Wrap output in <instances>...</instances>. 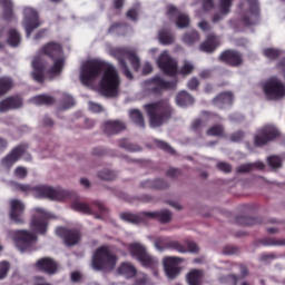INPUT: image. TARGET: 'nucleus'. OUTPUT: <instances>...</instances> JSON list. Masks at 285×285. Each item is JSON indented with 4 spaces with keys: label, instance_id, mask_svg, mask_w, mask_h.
I'll use <instances>...</instances> for the list:
<instances>
[{
    "label": "nucleus",
    "instance_id": "79ce46f5",
    "mask_svg": "<svg viewBox=\"0 0 285 285\" xmlns=\"http://www.w3.org/2000/svg\"><path fill=\"white\" fill-rule=\"evenodd\" d=\"M9 46H19V43H21V37L19 36V32H17L16 30H11L9 32Z\"/></svg>",
    "mask_w": 285,
    "mask_h": 285
},
{
    "label": "nucleus",
    "instance_id": "c756f323",
    "mask_svg": "<svg viewBox=\"0 0 285 285\" xmlns=\"http://www.w3.org/2000/svg\"><path fill=\"white\" fill-rule=\"evenodd\" d=\"M14 86L12 78L1 77L0 78V97H3Z\"/></svg>",
    "mask_w": 285,
    "mask_h": 285
},
{
    "label": "nucleus",
    "instance_id": "7ed1b4c3",
    "mask_svg": "<svg viewBox=\"0 0 285 285\" xmlns=\"http://www.w3.org/2000/svg\"><path fill=\"white\" fill-rule=\"evenodd\" d=\"M219 11L222 17L230 12V6H233V0H218ZM239 10L242 14V21L245 26H250V23H257L259 19V7L257 6V0H247L239 4ZM222 17L214 16L213 21L217 23Z\"/></svg>",
    "mask_w": 285,
    "mask_h": 285
},
{
    "label": "nucleus",
    "instance_id": "423d86ee",
    "mask_svg": "<svg viewBox=\"0 0 285 285\" xmlns=\"http://www.w3.org/2000/svg\"><path fill=\"white\" fill-rule=\"evenodd\" d=\"M109 53L111 57H115L119 61L120 70H122L125 77L127 79H132V73L128 70V65H126V59L130 61L134 70H139V57L137 53L130 49H121V48H111Z\"/></svg>",
    "mask_w": 285,
    "mask_h": 285
},
{
    "label": "nucleus",
    "instance_id": "7c9ffc66",
    "mask_svg": "<svg viewBox=\"0 0 285 285\" xmlns=\"http://www.w3.org/2000/svg\"><path fill=\"white\" fill-rule=\"evenodd\" d=\"M170 244H173V240H168V238L159 237L154 242V247L158 253H164V250H167V248H170Z\"/></svg>",
    "mask_w": 285,
    "mask_h": 285
},
{
    "label": "nucleus",
    "instance_id": "0eeeda50",
    "mask_svg": "<svg viewBox=\"0 0 285 285\" xmlns=\"http://www.w3.org/2000/svg\"><path fill=\"white\" fill-rule=\"evenodd\" d=\"M145 110H147L151 128L163 126L170 119V106L166 102L146 105Z\"/></svg>",
    "mask_w": 285,
    "mask_h": 285
},
{
    "label": "nucleus",
    "instance_id": "ea45409f",
    "mask_svg": "<svg viewBox=\"0 0 285 285\" xmlns=\"http://www.w3.org/2000/svg\"><path fill=\"white\" fill-rule=\"evenodd\" d=\"M183 41L187 46H193V43L199 41V35L196 31H191L183 37Z\"/></svg>",
    "mask_w": 285,
    "mask_h": 285
},
{
    "label": "nucleus",
    "instance_id": "0e129e2a",
    "mask_svg": "<svg viewBox=\"0 0 285 285\" xmlns=\"http://www.w3.org/2000/svg\"><path fill=\"white\" fill-rule=\"evenodd\" d=\"M142 72L145 75H150V72H153V65H150V62L145 63L142 67Z\"/></svg>",
    "mask_w": 285,
    "mask_h": 285
},
{
    "label": "nucleus",
    "instance_id": "f03ea898",
    "mask_svg": "<svg viewBox=\"0 0 285 285\" xmlns=\"http://www.w3.org/2000/svg\"><path fill=\"white\" fill-rule=\"evenodd\" d=\"M50 219H55V215L41 207L33 208V215L30 222V228L32 233L29 230H18L14 232V244L20 253H26V250H30L33 244H37V235H46L48 232V222Z\"/></svg>",
    "mask_w": 285,
    "mask_h": 285
},
{
    "label": "nucleus",
    "instance_id": "bf43d9fd",
    "mask_svg": "<svg viewBox=\"0 0 285 285\" xmlns=\"http://www.w3.org/2000/svg\"><path fill=\"white\" fill-rule=\"evenodd\" d=\"M137 14H139V12H137V9H130L127 12L128 19H131L132 21L137 20Z\"/></svg>",
    "mask_w": 285,
    "mask_h": 285
},
{
    "label": "nucleus",
    "instance_id": "e2e57ef3",
    "mask_svg": "<svg viewBox=\"0 0 285 285\" xmlns=\"http://www.w3.org/2000/svg\"><path fill=\"white\" fill-rule=\"evenodd\" d=\"M198 28H200L203 32H208V30H210V24H208L206 21H202L198 23Z\"/></svg>",
    "mask_w": 285,
    "mask_h": 285
},
{
    "label": "nucleus",
    "instance_id": "3c124183",
    "mask_svg": "<svg viewBox=\"0 0 285 285\" xmlns=\"http://www.w3.org/2000/svg\"><path fill=\"white\" fill-rule=\"evenodd\" d=\"M14 175L18 179H26L28 177V169L26 167H18L14 169Z\"/></svg>",
    "mask_w": 285,
    "mask_h": 285
},
{
    "label": "nucleus",
    "instance_id": "a878e982",
    "mask_svg": "<svg viewBox=\"0 0 285 285\" xmlns=\"http://www.w3.org/2000/svg\"><path fill=\"white\" fill-rule=\"evenodd\" d=\"M126 128V125L124 122L118 120H110L105 124V132H108V135H114L115 132H119Z\"/></svg>",
    "mask_w": 285,
    "mask_h": 285
},
{
    "label": "nucleus",
    "instance_id": "09e8293b",
    "mask_svg": "<svg viewBox=\"0 0 285 285\" xmlns=\"http://www.w3.org/2000/svg\"><path fill=\"white\" fill-rule=\"evenodd\" d=\"M8 271H10V264L8 262L0 263V279H6Z\"/></svg>",
    "mask_w": 285,
    "mask_h": 285
},
{
    "label": "nucleus",
    "instance_id": "72a5a7b5",
    "mask_svg": "<svg viewBox=\"0 0 285 285\" xmlns=\"http://www.w3.org/2000/svg\"><path fill=\"white\" fill-rule=\"evenodd\" d=\"M214 102L216 104V106H222V104H224L225 106H230V104L233 102V94H220L218 97L215 98Z\"/></svg>",
    "mask_w": 285,
    "mask_h": 285
},
{
    "label": "nucleus",
    "instance_id": "f8f14e48",
    "mask_svg": "<svg viewBox=\"0 0 285 285\" xmlns=\"http://www.w3.org/2000/svg\"><path fill=\"white\" fill-rule=\"evenodd\" d=\"M19 159H24V161H30L32 159V156H30L26 150V146L16 147L2 159V166L4 168H10L13 164H17Z\"/></svg>",
    "mask_w": 285,
    "mask_h": 285
},
{
    "label": "nucleus",
    "instance_id": "a18cd8bd",
    "mask_svg": "<svg viewBox=\"0 0 285 285\" xmlns=\"http://www.w3.org/2000/svg\"><path fill=\"white\" fill-rule=\"evenodd\" d=\"M267 164L271 168H282V158L278 156H271L267 158Z\"/></svg>",
    "mask_w": 285,
    "mask_h": 285
},
{
    "label": "nucleus",
    "instance_id": "5701e85b",
    "mask_svg": "<svg viewBox=\"0 0 285 285\" xmlns=\"http://www.w3.org/2000/svg\"><path fill=\"white\" fill-rule=\"evenodd\" d=\"M222 61H226L229 66H239L242 63V56L236 51H225L220 56Z\"/></svg>",
    "mask_w": 285,
    "mask_h": 285
},
{
    "label": "nucleus",
    "instance_id": "f3484780",
    "mask_svg": "<svg viewBox=\"0 0 285 285\" xmlns=\"http://www.w3.org/2000/svg\"><path fill=\"white\" fill-rule=\"evenodd\" d=\"M56 235L63 237L67 246H75L76 244H79V239H81L79 232L68 230L66 227H58L56 229Z\"/></svg>",
    "mask_w": 285,
    "mask_h": 285
},
{
    "label": "nucleus",
    "instance_id": "9b49d317",
    "mask_svg": "<svg viewBox=\"0 0 285 285\" xmlns=\"http://www.w3.org/2000/svg\"><path fill=\"white\" fill-rule=\"evenodd\" d=\"M277 137H279L277 127H275V125H266L258 131V135L254 137V144L255 146H264L268 144V141H274Z\"/></svg>",
    "mask_w": 285,
    "mask_h": 285
},
{
    "label": "nucleus",
    "instance_id": "1a4fd4ad",
    "mask_svg": "<svg viewBox=\"0 0 285 285\" xmlns=\"http://www.w3.org/2000/svg\"><path fill=\"white\" fill-rule=\"evenodd\" d=\"M121 219L131 224H139L141 219H159L161 224H168L173 219V214L164 209L160 212H144L139 216L132 214H121Z\"/></svg>",
    "mask_w": 285,
    "mask_h": 285
},
{
    "label": "nucleus",
    "instance_id": "f257e3e1",
    "mask_svg": "<svg viewBox=\"0 0 285 285\" xmlns=\"http://www.w3.org/2000/svg\"><path fill=\"white\" fill-rule=\"evenodd\" d=\"M99 78L101 95L115 97L119 92L121 80H119V73H117L115 66L100 59H90L82 62L79 73L82 86H92Z\"/></svg>",
    "mask_w": 285,
    "mask_h": 285
},
{
    "label": "nucleus",
    "instance_id": "774afa93",
    "mask_svg": "<svg viewBox=\"0 0 285 285\" xmlns=\"http://www.w3.org/2000/svg\"><path fill=\"white\" fill-rule=\"evenodd\" d=\"M35 285H50V283L45 282L41 277H37Z\"/></svg>",
    "mask_w": 285,
    "mask_h": 285
},
{
    "label": "nucleus",
    "instance_id": "c03bdc74",
    "mask_svg": "<svg viewBox=\"0 0 285 285\" xmlns=\"http://www.w3.org/2000/svg\"><path fill=\"white\" fill-rule=\"evenodd\" d=\"M263 55L267 59H277V57L281 55V51L278 49L266 48L263 50Z\"/></svg>",
    "mask_w": 285,
    "mask_h": 285
},
{
    "label": "nucleus",
    "instance_id": "338daca9",
    "mask_svg": "<svg viewBox=\"0 0 285 285\" xmlns=\"http://www.w3.org/2000/svg\"><path fill=\"white\" fill-rule=\"evenodd\" d=\"M71 279L73 282H79V279H81V273H79V272L71 273Z\"/></svg>",
    "mask_w": 285,
    "mask_h": 285
},
{
    "label": "nucleus",
    "instance_id": "6ab92c4d",
    "mask_svg": "<svg viewBox=\"0 0 285 285\" xmlns=\"http://www.w3.org/2000/svg\"><path fill=\"white\" fill-rule=\"evenodd\" d=\"M36 269L42 271L43 273H47L48 275H55L58 271V265L52 258H41L36 263Z\"/></svg>",
    "mask_w": 285,
    "mask_h": 285
},
{
    "label": "nucleus",
    "instance_id": "b1692460",
    "mask_svg": "<svg viewBox=\"0 0 285 285\" xmlns=\"http://www.w3.org/2000/svg\"><path fill=\"white\" fill-rule=\"evenodd\" d=\"M217 46H219V39L217 37L210 35L207 39L200 45V50L203 52H213Z\"/></svg>",
    "mask_w": 285,
    "mask_h": 285
},
{
    "label": "nucleus",
    "instance_id": "8fccbe9b",
    "mask_svg": "<svg viewBox=\"0 0 285 285\" xmlns=\"http://www.w3.org/2000/svg\"><path fill=\"white\" fill-rule=\"evenodd\" d=\"M186 246H187V253H191L194 255H197L199 253V246L197 243L186 240Z\"/></svg>",
    "mask_w": 285,
    "mask_h": 285
},
{
    "label": "nucleus",
    "instance_id": "de8ad7c7",
    "mask_svg": "<svg viewBox=\"0 0 285 285\" xmlns=\"http://www.w3.org/2000/svg\"><path fill=\"white\" fill-rule=\"evenodd\" d=\"M195 70V66L190 63L188 60L184 61L183 67L180 68V75H190Z\"/></svg>",
    "mask_w": 285,
    "mask_h": 285
},
{
    "label": "nucleus",
    "instance_id": "2eb2a0df",
    "mask_svg": "<svg viewBox=\"0 0 285 285\" xmlns=\"http://www.w3.org/2000/svg\"><path fill=\"white\" fill-rule=\"evenodd\" d=\"M157 66L165 75H177V62L170 58L168 51H163L157 59Z\"/></svg>",
    "mask_w": 285,
    "mask_h": 285
},
{
    "label": "nucleus",
    "instance_id": "aec40b11",
    "mask_svg": "<svg viewBox=\"0 0 285 285\" xmlns=\"http://www.w3.org/2000/svg\"><path fill=\"white\" fill-rule=\"evenodd\" d=\"M175 85L165 81L159 77H155L153 80L145 81V88L147 90H168V88H174Z\"/></svg>",
    "mask_w": 285,
    "mask_h": 285
},
{
    "label": "nucleus",
    "instance_id": "864d4df0",
    "mask_svg": "<svg viewBox=\"0 0 285 285\" xmlns=\"http://www.w3.org/2000/svg\"><path fill=\"white\" fill-rule=\"evenodd\" d=\"M72 208L73 210H79L80 213H90V208L83 203H75Z\"/></svg>",
    "mask_w": 285,
    "mask_h": 285
},
{
    "label": "nucleus",
    "instance_id": "58836bf2",
    "mask_svg": "<svg viewBox=\"0 0 285 285\" xmlns=\"http://www.w3.org/2000/svg\"><path fill=\"white\" fill-rule=\"evenodd\" d=\"M170 248H173L174 250H177V253H180L181 255H186V253H188L186 242L179 243L177 240H171Z\"/></svg>",
    "mask_w": 285,
    "mask_h": 285
},
{
    "label": "nucleus",
    "instance_id": "473e14b6",
    "mask_svg": "<svg viewBox=\"0 0 285 285\" xmlns=\"http://www.w3.org/2000/svg\"><path fill=\"white\" fill-rule=\"evenodd\" d=\"M138 261L146 266L147 268H153V266H157V258L153 257L148 252H146Z\"/></svg>",
    "mask_w": 285,
    "mask_h": 285
},
{
    "label": "nucleus",
    "instance_id": "393cba45",
    "mask_svg": "<svg viewBox=\"0 0 285 285\" xmlns=\"http://www.w3.org/2000/svg\"><path fill=\"white\" fill-rule=\"evenodd\" d=\"M118 273L119 275H122V277L130 279V277H135V275H137V269L130 263H122L118 267Z\"/></svg>",
    "mask_w": 285,
    "mask_h": 285
},
{
    "label": "nucleus",
    "instance_id": "6e6552de",
    "mask_svg": "<svg viewBox=\"0 0 285 285\" xmlns=\"http://www.w3.org/2000/svg\"><path fill=\"white\" fill-rule=\"evenodd\" d=\"M117 264V256L110 254L107 247H100L92 257L94 271H112Z\"/></svg>",
    "mask_w": 285,
    "mask_h": 285
},
{
    "label": "nucleus",
    "instance_id": "49530a36",
    "mask_svg": "<svg viewBox=\"0 0 285 285\" xmlns=\"http://www.w3.org/2000/svg\"><path fill=\"white\" fill-rule=\"evenodd\" d=\"M209 137H219L224 135V128L222 126H214L207 130Z\"/></svg>",
    "mask_w": 285,
    "mask_h": 285
},
{
    "label": "nucleus",
    "instance_id": "ddd939ff",
    "mask_svg": "<svg viewBox=\"0 0 285 285\" xmlns=\"http://www.w3.org/2000/svg\"><path fill=\"white\" fill-rule=\"evenodd\" d=\"M184 263V258L175 257V256H167L163 259V266L166 276L169 279H175L179 275V264Z\"/></svg>",
    "mask_w": 285,
    "mask_h": 285
},
{
    "label": "nucleus",
    "instance_id": "680f3d73",
    "mask_svg": "<svg viewBox=\"0 0 285 285\" xmlns=\"http://www.w3.org/2000/svg\"><path fill=\"white\" fill-rule=\"evenodd\" d=\"M197 86H199V80H197V78H193L191 80H189L188 88L190 90H195Z\"/></svg>",
    "mask_w": 285,
    "mask_h": 285
},
{
    "label": "nucleus",
    "instance_id": "5fc2aeb1",
    "mask_svg": "<svg viewBox=\"0 0 285 285\" xmlns=\"http://www.w3.org/2000/svg\"><path fill=\"white\" fill-rule=\"evenodd\" d=\"M156 145L158 146V148L166 150V153H174L173 147L166 144L165 141L157 140Z\"/></svg>",
    "mask_w": 285,
    "mask_h": 285
},
{
    "label": "nucleus",
    "instance_id": "37998d69",
    "mask_svg": "<svg viewBox=\"0 0 285 285\" xmlns=\"http://www.w3.org/2000/svg\"><path fill=\"white\" fill-rule=\"evenodd\" d=\"M142 186L144 188H166L164 180H146Z\"/></svg>",
    "mask_w": 285,
    "mask_h": 285
},
{
    "label": "nucleus",
    "instance_id": "603ef678",
    "mask_svg": "<svg viewBox=\"0 0 285 285\" xmlns=\"http://www.w3.org/2000/svg\"><path fill=\"white\" fill-rule=\"evenodd\" d=\"M98 176L100 177V179H105V181H110L115 179V174H112V171L110 170H102L98 174Z\"/></svg>",
    "mask_w": 285,
    "mask_h": 285
},
{
    "label": "nucleus",
    "instance_id": "c85d7f7f",
    "mask_svg": "<svg viewBox=\"0 0 285 285\" xmlns=\"http://www.w3.org/2000/svg\"><path fill=\"white\" fill-rule=\"evenodd\" d=\"M129 253L132 255V257H136V259H139L144 254L147 253L146 248L144 245L139 243H132L129 245Z\"/></svg>",
    "mask_w": 285,
    "mask_h": 285
},
{
    "label": "nucleus",
    "instance_id": "c9c22d12",
    "mask_svg": "<svg viewBox=\"0 0 285 285\" xmlns=\"http://www.w3.org/2000/svg\"><path fill=\"white\" fill-rule=\"evenodd\" d=\"M0 8L3 9L4 19H12V0H0Z\"/></svg>",
    "mask_w": 285,
    "mask_h": 285
},
{
    "label": "nucleus",
    "instance_id": "39448f33",
    "mask_svg": "<svg viewBox=\"0 0 285 285\" xmlns=\"http://www.w3.org/2000/svg\"><path fill=\"white\" fill-rule=\"evenodd\" d=\"M18 190L22 193H32L38 199H50V202H66L72 197V193L61 188H55L50 185H38L31 187L30 185H17Z\"/></svg>",
    "mask_w": 285,
    "mask_h": 285
},
{
    "label": "nucleus",
    "instance_id": "69168bd1",
    "mask_svg": "<svg viewBox=\"0 0 285 285\" xmlns=\"http://www.w3.org/2000/svg\"><path fill=\"white\" fill-rule=\"evenodd\" d=\"M244 138V134L238 131L232 136V141H239Z\"/></svg>",
    "mask_w": 285,
    "mask_h": 285
},
{
    "label": "nucleus",
    "instance_id": "6e6d98bb",
    "mask_svg": "<svg viewBox=\"0 0 285 285\" xmlns=\"http://www.w3.org/2000/svg\"><path fill=\"white\" fill-rule=\"evenodd\" d=\"M89 110L91 112H101V110H104V107H101V105L97 102L89 101Z\"/></svg>",
    "mask_w": 285,
    "mask_h": 285
},
{
    "label": "nucleus",
    "instance_id": "dca6fc26",
    "mask_svg": "<svg viewBox=\"0 0 285 285\" xmlns=\"http://www.w3.org/2000/svg\"><path fill=\"white\" fill-rule=\"evenodd\" d=\"M23 210L26 205L19 199H12L10 202V219L16 224H23Z\"/></svg>",
    "mask_w": 285,
    "mask_h": 285
},
{
    "label": "nucleus",
    "instance_id": "412c9836",
    "mask_svg": "<svg viewBox=\"0 0 285 285\" xmlns=\"http://www.w3.org/2000/svg\"><path fill=\"white\" fill-rule=\"evenodd\" d=\"M23 101L19 97H11L2 100L0 102V112H8V110H14L16 108H21Z\"/></svg>",
    "mask_w": 285,
    "mask_h": 285
},
{
    "label": "nucleus",
    "instance_id": "f704fd0d",
    "mask_svg": "<svg viewBox=\"0 0 285 285\" xmlns=\"http://www.w3.org/2000/svg\"><path fill=\"white\" fill-rule=\"evenodd\" d=\"M129 117L134 124H137V126L144 128V116L141 115V111L132 109L129 111Z\"/></svg>",
    "mask_w": 285,
    "mask_h": 285
},
{
    "label": "nucleus",
    "instance_id": "bb28decb",
    "mask_svg": "<svg viewBox=\"0 0 285 285\" xmlns=\"http://www.w3.org/2000/svg\"><path fill=\"white\" fill-rule=\"evenodd\" d=\"M30 102L35 104V106H50L55 104V98L47 95H38L31 98Z\"/></svg>",
    "mask_w": 285,
    "mask_h": 285
},
{
    "label": "nucleus",
    "instance_id": "4be33fe9",
    "mask_svg": "<svg viewBox=\"0 0 285 285\" xmlns=\"http://www.w3.org/2000/svg\"><path fill=\"white\" fill-rule=\"evenodd\" d=\"M202 279H204V272L202 269H191L186 275L188 285H202Z\"/></svg>",
    "mask_w": 285,
    "mask_h": 285
},
{
    "label": "nucleus",
    "instance_id": "13d9d810",
    "mask_svg": "<svg viewBox=\"0 0 285 285\" xmlns=\"http://www.w3.org/2000/svg\"><path fill=\"white\" fill-rule=\"evenodd\" d=\"M218 170H222L223 173H230V165L226 163H218L217 165Z\"/></svg>",
    "mask_w": 285,
    "mask_h": 285
},
{
    "label": "nucleus",
    "instance_id": "a211bd4d",
    "mask_svg": "<svg viewBox=\"0 0 285 285\" xmlns=\"http://www.w3.org/2000/svg\"><path fill=\"white\" fill-rule=\"evenodd\" d=\"M167 16L169 19H176L177 28H188L190 26V18L187 14H180L179 10L174 6L167 8Z\"/></svg>",
    "mask_w": 285,
    "mask_h": 285
},
{
    "label": "nucleus",
    "instance_id": "052dcab7",
    "mask_svg": "<svg viewBox=\"0 0 285 285\" xmlns=\"http://www.w3.org/2000/svg\"><path fill=\"white\" fill-rule=\"evenodd\" d=\"M65 104H67L66 108H71V106H75V99H72L71 96L66 95L65 96Z\"/></svg>",
    "mask_w": 285,
    "mask_h": 285
},
{
    "label": "nucleus",
    "instance_id": "e433bc0d",
    "mask_svg": "<svg viewBox=\"0 0 285 285\" xmlns=\"http://www.w3.org/2000/svg\"><path fill=\"white\" fill-rule=\"evenodd\" d=\"M253 168H258V170L264 169V164L263 163H255V164H245V165H240L237 168L238 173H250V170H253Z\"/></svg>",
    "mask_w": 285,
    "mask_h": 285
},
{
    "label": "nucleus",
    "instance_id": "cd10ccee",
    "mask_svg": "<svg viewBox=\"0 0 285 285\" xmlns=\"http://www.w3.org/2000/svg\"><path fill=\"white\" fill-rule=\"evenodd\" d=\"M176 104L177 106H180L181 108L186 106H191L193 104V96L188 95L186 91H181L176 97Z\"/></svg>",
    "mask_w": 285,
    "mask_h": 285
},
{
    "label": "nucleus",
    "instance_id": "4c0bfd02",
    "mask_svg": "<svg viewBox=\"0 0 285 285\" xmlns=\"http://www.w3.org/2000/svg\"><path fill=\"white\" fill-rule=\"evenodd\" d=\"M158 40L160 43H163V46H168V45L173 43L174 38H173V35H170V32L160 31L158 35Z\"/></svg>",
    "mask_w": 285,
    "mask_h": 285
},
{
    "label": "nucleus",
    "instance_id": "4468645a",
    "mask_svg": "<svg viewBox=\"0 0 285 285\" xmlns=\"http://www.w3.org/2000/svg\"><path fill=\"white\" fill-rule=\"evenodd\" d=\"M22 24L27 32V37H30L32 30H36V28L41 26V22H39V13L31 7L24 8V20Z\"/></svg>",
    "mask_w": 285,
    "mask_h": 285
},
{
    "label": "nucleus",
    "instance_id": "2f4dec72",
    "mask_svg": "<svg viewBox=\"0 0 285 285\" xmlns=\"http://www.w3.org/2000/svg\"><path fill=\"white\" fill-rule=\"evenodd\" d=\"M63 58L53 60V65L49 69V75H51V77H57V75H61V71L63 70Z\"/></svg>",
    "mask_w": 285,
    "mask_h": 285
},
{
    "label": "nucleus",
    "instance_id": "4d7b16f0",
    "mask_svg": "<svg viewBox=\"0 0 285 285\" xmlns=\"http://www.w3.org/2000/svg\"><path fill=\"white\" fill-rule=\"evenodd\" d=\"M146 282H148V276H146V274L138 273L137 274V282H136V284L137 285H145Z\"/></svg>",
    "mask_w": 285,
    "mask_h": 285
},
{
    "label": "nucleus",
    "instance_id": "a19ab883",
    "mask_svg": "<svg viewBox=\"0 0 285 285\" xmlns=\"http://www.w3.org/2000/svg\"><path fill=\"white\" fill-rule=\"evenodd\" d=\"M200 3L203 6L202 12H196V17L202 18L206 12H210L213 10V0H200Z\"/></svg>",
    "mask_w": 285,
    "mask_h": 285
},
{
    "label": "nucleus",
    "instance_id": "9d476101",
    "mask_svg": "<svg viewBox=\"0 0 285 285\" xmlns=\"http://www.w3.org/2000/svg\"><path fill=\"white\" fill-rule=\"evenodd\" d=\"M268 99H282L285 97V88L279 78H271L262 86Z\"/></svg>",
    "mask_w": 285,
    "mask_h": 285
},
{
    "label": "nucleus",
    "instance_id": "20e7f679",
    "mask_svg": "<svg viewBox=\"0 0 285 285\" xmlns=\"http://www.w3.org/2000/svg\"><path fill=\"white\" fill-rule=\"evenodd\" d=\"M61 55H63V50L59 43L49 42L42 47L40 53L36 56L32 61V78L36 81H43V72H46L47 67L46 57L56 59V57H61Z\"/></svg>",
    "mask_w": 285,
    "mask_h": 285
}]
</instances>
